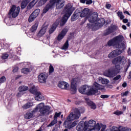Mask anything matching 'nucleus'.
I'll return each mask as SVG.
<instances>
[{"mask_svg":"<svg viewBox=\"0 0 131 131\" xmlns=\"http://www.w3.org/2000/svg\"><path fill=\"white\" fill-rule=\"evenodd\" d=\"M31 94L33 95H36L38 92H37V88H36L35 86H32L29 90Z\"/></svg>","mask_w":131,"mask_h":131,"instance_id":"obj_29","label":"nucleus"},{"mask_svg":"<svg viewBox=\"0 0 131 131\" xmlns=\"http://www.w3.org/2000/svg\"><path fill=\"white\" fill-rule=\"evenodd\" d=\"M24 94H25V93L23 92L22 91H19L16 96L18 97H21L22 96H23V95H24Z\"/></svg>","mask_w":131,"mask_h":131,"instance_id":"obj_50","label":"nucleus"},{"mask_svg":"<svg viewBox=\"0 0 131 131\" xmlns=\"http://www.w3.org/2000/svg\"><path fill=\"white\" fill-rule=\"evenodd\" d=\"M105 8L109 10V9H110V8H111V4L106 3V5H105Z\"/></svg>","mask_w":131,"mask_h":131,"instance_id":"obj_52","label":"nucleus"},{"mask_svg":"<svg viewBox=\"0 0 131 131\" xmlns=\"http://www.w3.org/2000/svg\"><path fill=\"white\" fill-rule=\"evenodd\" d=\"M123 39L124 37L122 35L116 36L113 39L108 41V46L110 47L113 46L117 49H123V50L125 48V44L121 42Z\"/></svg>","mask_w":131,"mask_h":131,"instance_id":"obj_7","label":"nucleus"},{"mask_svg":"<svg viewBox=\"0 0 131 131\" xmlns=\"http://www.w3.org/2000/svg\"><path fill=\"white\" fill-rule=\"evenodd\" d=\"M123 13L124 14H127V15H128V16H130V14L127 11H124Z\"/></svg>","mask_w":131,"mask_h":131,"instance_id":"obj_56","label":"nucleus"},{"mask_svg":"<svg viewBox=\"0 0 131 131\" xmlns=\"http://www.w3.org/2000/svg\"><path fill=\"white\" fill-rule=\"evenodd\" d=\"M20 13V7L12 5L8 13L9 18H16Z\"/></svg>","mask_w":131,"mask_h":131,"instance_id":"obj_9","label":"nucleus"},{"mask_svg":"<svg viewBox=\"0 0 131 131\" xmlns=\"http://www.w3.org/2000/svg\"><path fill=\"white\" fill-rule=\"evenodd\" d=\"M80 117V115L77 114L74 115L73 112L70 113V115L67 117V119L64 122V125L65 127L67 128H72L77 124V122L74 121L72 123L73 120L75 119H78Z\"/></svg>","mask_w":131,"mask_h":131,"instance_id":"obj_6","label":"nucleus"},{"mask_svg":"<svg viewBox=\"0 0 131 131\" xmlns=\"http://www.w3.org/2000/svg\"><path fill=\"white\" fill-rule=\"evenodd\" d=\"M84 111H85V108L84 107H81L78 108H75L73 113L74 115L79 114L80 117V113H84Z\"/></svg>","mask_w":131,"mask_h":131,"instance_id":"obj_20","label":"nucleus"},{"mask_svg":"<svg viewBox=\"0 0 131 131\" xmlns=\"http://www.w3.org/2000/svg\"><path fill=\"white\" fill-rule=\"evenodd\" d=\"M18 70H19V68H18V67H15L14 69H13V72H17V71H18Z\"/></svg>","mask_w":131,"mask_h":131,"instance_id":"obj_53","label":"nucleus"},{"mask_svg":"<svg viewBox=\"0 0 131 131\" xmlns=\"http://www.w3.org/2000/svg\"><path fill=\"white\" fill-rule=\"evenodd\" d=\"M38 111L42 116H46L51 114L53 111H51V106L45 105V103L41 102L36 106V107L31 112L27 113L25 115V118L30 119L33 115Z\"/></svg>","mask_w":131,"mask_h":131,"instance_id":"obj_1","label":"nucleus"},{"mask_svg":"<svg viewBox=\"0 0 131 131\" xmlns=\"http://www.w3.org/2000/svg\"><path fill=\"white\" fill-rule=\"evenodd\" d=\"M126 85H127V84H126V82H124L122 84L123 88H126Z\"/></svg>","mask_w":131,"mask_h":131,"instance_id":"obj_61","label":"nucleus"},{"mask_svg":"<svg viewBox=\"0 0 131 131\" xmlns=\"http://www.w3.org/2000/svg\"><path fill=\"white\" fill-rule=\"evenodd\" d=\"M116 26L113 25L110 27L108 29L105 31L104 32V35H108V34H110V33H112V32H113V29L115 28Z\"/></svg>","mask_w":131,"mask_h":131,"instance_id":"obj_23","label":"nucleus"},{"mask_svg":"<svg viewBox=\"0 0 131 131\" xmlns=\"http://www.w3.org/2000/svg\"><path fill=\"white\" fill-rule=\"evenodd\" d=\"M88 20L90 23L87 24L88 28H99L102 27L105 24L104 18L98 19V13L94 12L90 17H88Z\"/></svg>","mask_w":131,"mask_h":131,"instance_id":"obj_3","label":"nucleus"},{"mask_svg":"<svg viewBox=\"0 0 131 131\" xmlns=\"http://www.w3.org/2000/svg\"><path fill=\"white\" fill-rule=\"evenodd\" d=\"M92 128L95 130H100L101 129V126L100 125V124L97 123Z\"/></svg>","mask_w":131,"mask_h":131,"instance_id":"obj_39","label":"nucleus"},{"mask_svg":"<svg viewBox=\"0 0 131 131\" xmlns=\"http://www.w3.org/2000/svg\"><path fill=\"white\" fill-rule=\"evenodd\" d=\"M38 27V23H36L34 25L32 26L30 29L31 33L32 34H34V32L36 31V29H37V27Z\"/></svg>","mask_w":131,"mask_h":131,"instance_id":"obj_24","label":"nucleus"},{"mask_svg":"<svg viewBox=\"0 0 131 131\" xmlns=\"http://www.w3.org/2000/svg\"><path fill=\"white\" fill-rule=\"evenodd\" d=\"M14 59L15 60H20V59L19 58V57L16 55H13L12 56V58H14Z\"/></svg>","mask_w":131,"mask_h":131,"instance_id":"obj_54","label":"nucleus"},{"mask_svg":"<svg viewBox=\"0 0 131 131\" xmlns=\"http://www.w3.org/2000/svg\"><path fill=\"white\" fill-rule=\"evenodd\" d=\"M38 1V0H33L29 4V5L27 7V9H31V8L34 7V5L36 4V3H37Z\"/></svg>","mask_w":131,"mask_h":131,"instance_id":"obj_32","label":"nucleus"},{"mask_svg":"<svg viewBox=\"0 0 131 131\" xmlns=\"http://www.w3.org/2000/svg\"><path fill=\"white\" fill-rule=\"evenodd\" d=\"M39 12H40V10L38 9H36L29 16L28 21L29 23H31V22H33L34 20H35V18L37 16H38V14H39Z\"/></svg>","mask_w":131,"mask_h":131,"instance_id":"obj_13","label":"nucleus"},{"mask_svg":"<svg viewBox=\"0 0 131 131\" xmlns=\"http://www.w3.org/2000/svg\"><path fill=\"white\" fill-rule=\"evenodd\" d=\"M82 4H86V5H92L93 4V0H80Z\"/></svg>","mask_w":131,"mask_h":131,"instance_id":"obj_36","label":"nucleus"},{"mask_svg":"<svg viewBox=\"0 0 131 131\" xmlns=\"http://www.w3.org/2000/svg\"><path fill=\"white\" fill-rule=\"evenodd\" d=\"M54 72V67L52 64H50L49 67V73H53Z\"/></svg>","mask_w":131,"mask_h":131,"instance_id":"obj_48","label":"nucleus"},{"mask_svg":"<svg viewBox=\"0 0 131 131\" xmlns=\"http://www.w3.org/2000/svg\"><path fill=\"white\" fill-rule=\"evenodd\" d=\"M75 10V8L73 7V5L71 3H69L66 6L63 11L64 15L61 20L60 26H64V25H65L66 22H67V20H68V18L72 15V13Z\"/></svg>","mask_w":131,"mask_h":131,"instance_id":"obj_4","label":"nucleus"},{"mask_svg":"<svg viewBox=\"0 0 131 131\" xmlns=\"http://www.w3.org/2000/svg\"><path fill=\"white\" fill-rule=\"evenodd\" d=\"M32 106H33V102H28L23 106V108L24 109H28L29 108H30V107H32Z\"/></svg>","mask_w":131,"mask_h":131,"instance_id":"obj_30","label":"nucleus"},{"mask_svg":"<svg viewBox=\"0 0 131 131\" xmlns=\"http://www.w3.org/2000/svg\"><path fill=\"white\" fill-rule=\"evenodd\" d=\"M126 101H127L126 100V99L124 98V99H122V102H123L124 103H125V102H126Z\"/></svg>","mask_w":131,"mask_h":131,"instance_id":"obj_63","label":"nucleus"},{"mask_svg":"<svg viewBox=\"0 0 131 131\" xmlns=\"http://www.w3.org/2000/svg\"><path fill=\"white\" fill-rule=\"evenodd\" d=\"M53 120L47 126L48 127H50V126H53L55 125L57 122H58V119L55 118H53Z\"/></svg>","mask_w":131,"mask_h":131,"instance_id":"obj_33","label":"nucleus"},{"mask_svg":"<svg viewBox=\"0 0 131 131\" xmlns=\"http://www.w3.org/2000/svg\"><path fill=\"white\" fill-rule=\"evenodd\" d=\"M123 113V112L120 111H116L114 112V114L116 115H121Z\"/></svg>","mask_w":131,"mask_h":131,"instance_id":"obj_46","label":"nucleus"},{"mask_svg":"<svg viewBox=\"0 0 131 131\" xmlns=\"http://www.w3.org/2000/svg\"><path fill=\"white\" fill-rule=\"evenodd\" d=\"M9 58V54L8 53H3L2 56V58L3 60H6V59H8Z\"/></svg>","mask_w":131,"mask_h":131,"instance_id":"obj_41","label":"nucleus"},{"mask_svg":"<svg viewBox=\"0 0 131 131\" xmlns=\"http://www.w3.org/2000/svg\"><path fill=\"white\" fill-rule=\"evenodd\" d=\"M6 80V77L5 76L2 77L1 78H0V83H4V82H5Z\"/></svg>","mask_w":131,"mask_h":131,"instance_id":"obj_47","label":"nucleus"},{"mask_svg":"<svg viewBox=\"0 0 131 131\" xmlns=\"http://www.w3.org/2000/svg\"><path fill=\"white\" fill-rule=\"evenodd\" d=\"M47 29H48V26H46L43 27L37 34L38 37H41V36H43L45 33H46Z\"/></svg>","mask_w":131,"mask_h":131,"instance_id":"obj_22","label":"nucleus"},{"mask_svg":"<svg viewBox=\"0 0 131 131\" xmlns=\"http://www.w3.org/2000/svg\"><path fill=\"white\" fill-rule=\"evenodd\" d=\"M118 17H119L120 19V20H123L124 19V15H123V14L122 13V12L118 11L117 13Z\"/></svg>","mask_w":131,"mask_h":131,"instance_id":"obj_37","label":"nucleus"},{"mask_svg":"<svg viewBox=\"0 0 131 131\" xmlns=\"http://www.w3.org/2000/svg\"><path fill=\"white\" fill-rule=\"evenodd\" d=\"M85 21H86V18H84V20H83L81 24L80 25H83V24H84V23H85Z\"/></svg>","mask_w":131,"mask_h":131,"instance_id":"obj_55","label":"nucleus"},{"mask_svg":"<svg viewBox=\"0 0 131 131\" xmlns=\"http://www.w3.org/2000/svg\"><path fill=\"white\" fill-rule=\"evenodd\" d=\"M130 61H128V65L127 66V67H128V68H129V67L130 66Z\"/></svg>","mask_w":131,"mask_h":131,"instance_id":"obj_62","label":"nucleus"},{"mask_svg":"<svg viewBox=\"0 0 131 131\" xmlns=\"http://www.w3.org/2000/svg\"><path fill=\"white\" fill-rule=\"evenodd\" d=\"M116 74H117V73L112 69H110L104 73V75L107 76V77H114Z\"/></svg>","mask_w":131,"mask_h":131,"instance_id":"obj_15","label":"nucleus"},{"mask_svg":"<svg viewBox=\"0 0 131 131\" xmlns=\"http://www.w3.org/2000/svg\"><path fill=\"white\" fill-rule=\"evenodd\" d=\"M100 98H101V99H107V98H109V96L107 95H101Z\"/></svg>","mask_w":131,"mask_h":131,"instance_id":"obj_51","label":"nucleus"},{"mask_svg":"<svg viewBox=\"0 0 131 131\" xmlns=\"http://www.w3.org/2000/svg\"><path fill=\"white\" fill-rule=\"evenodd\" d=\"M31 68H24L21 69V73L24 74H28L29 72H31Z\"/></svg>","mask_w":131,"mask_h":131,"instance_id":"obj_27","label":"nucleus"},{"mask_svg":"<svg viewBox=\"0 0 131 131\" xmlns=\"http://www.w3.org/2000/svg\"><path fill=\"white\" fill-rule=\"evenodd\" d=\"M90 16H92V14H90V9L89 8H84L81 11L80 17H86V18L89 20Z\"/></svg>","mask_w":131,"mask_h":131,"instance_id":"obj_17","label":"nucleus"},{"mask_svg":"<svg viewBox=\"0 0 131 131\" xmlns=\"http://www.w3.org/2000/svg\"><path fill=\"white\" fill-rule=\"evenodd\" d=\"M68 32V29L67 28H64L59 33L57 37V40L58 41L62 40L64 38V36L66 35V34Z\"/></svg>","mask_w":131,"mask_h":131,"instance_id":"obj_16","label":"nucleus"},{"mask_svg":"<svg viewBox=\"0 0 131 131\" xmlns=\"http://www.w3.org/2000/svg\"><path fill=\"white\" fill-rule=\"evenodd\" d=\"M21 64L23 66V67H29V66H30V62H24L21 63Z\"/></svg>","mask_w":131,"mask_h":131,"instance_id":"obj_42","label":"nucleus"},{"mask_svg":"<svg viewBox=\"0 0 131 131\" xmlns=\"http://www.w3.org/2000/svg\"><path fill=\"white\" fill-rule=\"evenodd\" d=\"M60 23V19H57L56 22L53 24L51 28L49 29V32L50 34H52L55 30H56V28H57V27L58 25H59V24Z\"/></svg>","mask_w":131,"mask_h":131,"instance_id":"obj_19","label":"nucleus"},{"mask_svg":"<svg viewBox=\"0 0 131 131\" xmlns=\"http://www.w3.org/2000/svg\"><path fill=\"white\" fill-rule=\"evenodd\" d=\"M127 53L129 56H130L131 55V51H130V48H129L127 50Z\"/></svg>","mask_w":131,"mask_h":131,"instance_id":"obj_58","label":"nucleus"},{"mask_svg":"<svg viewBox=\"0 0 131 131\" xmlns=\"http://www.w3.org/2000/svg\"><path fill=\"white\" fill-rule=\"evenodd\" d=\"M126 26H127L128 27H129V26H130V23H128L126 24Z\"/></svg>","mask_w":131,"mask_h":131,"instance_id":"obj_64","label":"nucleus"},{"mask_svg":"<svg viewBox=\"0 0 131 131\" xmlns=\"http://www.w3.org/2000/svg\"><path fill=\"white\" fill-rule=\"evenodd\" d=\"M31 0H24V1L21 4V9H25L29 3H30Z\"/></svg>","mask_w":131,"mask_h":131,"instance_id":"obj_26","label":"nucleus"},{"mask_svg":"<svg viewBox=\"0 0 131 131\" xmlns=\"http://www.w3.org/2000/svg\"><path fill=\"white\" fill-rule=\"evenodd\" d=\"M122 28L124 29V30H126V26L125 25H122Z\"/></svg>","mask_w":131,"mask_h":131,"instance_id":"obj_60","label":"nucleus"},{"mask_svg":"<svg viewBox=\"0 0 131 131\" xmlns=\"http://www.w3.org/2000/svg\"><path fill=\"white\" fill-rule=\"evenodd\" d=\"M87 104H88V105H89V106H90V107L92 109L95 110V109H96V108H97L96 104L95 103H94V102H93V101H92L91 100H88L87 101Z\"/></svg>","mask_w":131,"mask_h":131,"instance_id":"obj_31","label":"nucleus"},{"mask_svg":"<svg viewBox=\"0 0 131 131\" xmlns=\"http://www.w3.org/2000/svg\"><path fill=\"white\" fill-rule=\"evenodd\" d=\"M121 78V75H118L117 76L114 78L113 80H114V81H117V80H119V79Z\"/></svg>","mask_w":131,"mask_h":131,"instance_id":"obj_44","label":"nucleus"},{"mask_svg":"<svg viewBox=\"0 0 131 131\" xmlns=\"http://www.w3.org/2000/svg\"><path fill=\"white\" fill-rule=\"evenodd\" d=\"M76 80H77V78L73 79L71 81V89L69 88V84L65 81H59L58 84V86L60 88V89H62V90H66V91H69V90H70L71 92H72V94H75L77 91L76 84L77 82Z\"/></svg>","mask_w":131,"mask_h":131,"instance_id":"obj_5","label":"nucleus"},{"mask_svg":"<svg viewBox=\"0 0 131 131\" xmlns=\"http://www.w3.org/2000/svg\"><path fill=\"white\" fill-rule=\"evenodd\" d=\"M112 63L114 65H116V64L124 65L126 63V58L123 56H118L112 60Z\"/></svg>","mask_w":131,"mask_h":131,"instance_id":"obj_10","label":"nucleus"},{"mask_svg":"<svg viewBox=\"0 0 131 131\" xmlns=\"http://www.w3.org/2000/svg\"><path fill=\"white\" fill-rule=\"evenodd\" d=\"M78 18V14L77 13H74L73 15L71 17L72 21H76V20Z\"/></svg>","mask_w":131,"mask_h":131,"instance_id":"obj_38","label":"nucleus"},{"mask_svg":"<svg viewBox=\"0 0 131 131\" xmlns=\"http://www.w3.org/2000/svg\"><path fill=\"white\" fill-rule=\"evenodd\" d=\"M35 95L36 96L35 97V99L36 101H41L45 100V97H43V96H42V95L41 94V93H40V92H37V94Z\"/></svg>","mask_w":131,"mask_h":131,"instance_id":"obj_21","label":"nucleus"},{"mask_svg":"<svg viewBox=\"0 0 131 131\" xmlns=\"http://www.w3.org/2000/svg\"><path fill=\"white\" fill-rule=\"evenodd\" d=\"M48 2V0H40L38 2V5L40 7L43 6Z\"/></svg>","mask_w":131,"mask_h":131,"instance_id":"obj_40","label":"nucleus"},{"mask_svg":"<svg viewBox=\"0 0 131 131\" xmlns=\"http://www.w3.org/2000/svg\"><path fill=\"white\" fill-rule=\"evenodd\" d=\"M61 113H62L61 112H59V113L56 112L55 113L54 116V118H56V119H57L58 117H60V116L61 115Z\"/></svg>","mask_w":131,"mask_h":131,"instance_id":"obj_43","label":"nucleus"},{"mask_svg":"<svg viewBox=\"0 0 131 131\" xmlns=\"http://www.w3.org/2000/svg\"><path fill=\"white\" fill-rule=\"evenodd\" d=\"M21 77H22V75H18L16 76V77L15 78V79H19V78H21Z\"/></svg>","mask_w":131,"mask_h":131,"instance_id":"obj_59","label":"nucleus"},{"mask_svg":"<svg viewBox=\"0 0 131 131\" xmlns=\"http://www.w3.org/2000/svg\"><path fill=\"white\" fill-rule=\"evenodd\" d=\"M47 79L48 74L47 73H41L38 76V80L41 83H46Z\"/></svg>","mask_w":131,"mask_h":131,"instance_id":"obj_14","label":"nucleus"},{"mask_svg":"<svg viewBox=\"0 0 131 131\" xmlns=\"http://www.w3.org/2000/svg\"><path fill=\"white\" fill-rule=\"evenodd\" d=\"M128 94H129V92L125 91V92L121 93V96L122 97H124V96L126 97L127 96V95H128Z\"/></svg>","mask_w":131,"mask_h":131,"instance_id":"obj_49","label":"nucleus"},{"mask_svg":"<svg viewBox=\"0 0 131 131\" xmlns=\"http://www.w3.org/2000/svg\"><path fill=\"white\" fill-rule=\"evenodd\" d=\"M55 4H56V8L62 9L65 5V1L64 0H50V3L43 9V14H46L49 12L50 9H52Z\"/></svg>","mask_w":131,"mask_h":131,"instance_id":"obj_8","label":"nucleus"},{"mask_svg":"<svg viewBox=\"0 0 131 131\" xmlns=\"http://www.w3.org/2000/svg\"><path fill=\"white\" fill-rule=\"evenodd\" d=\"M121 131H131V129L126 127H121Z\"/></svg>","mask_w":131,"mask_h":131,"instance_id":"obj_45","label":"nucleus"},{"mask_svg":"<svg viewBox=\"0 0 131 131\" xmlns=\"http://www.w3.org/2000/svg\"><path fill=\"white\" fill-rule=\"evenodd\" d=\"M69 47V42L68 40H67L64 43V44L63 45V46L62 47L61 50H64L65 51H66V50H67V49H68Z\"/></svg>","mask_w":131,"mask_h":131,"instance_id":"obj_34","label":"nucleus"},{"mask_svg":"<svg viewBox=\"0 0 131 131\" xmlns=\"http://www.w3.org/2000/svg\"><path fill=\"white\" fill-rule=\"evenodd\" d=\"M28 90H29V88L27 86L22 85L18 88V92H23V93H25Z\"/></svg>","mask_w":131,"mask_h":131,"instance_id":"obj_28","label":"nucleus"},{"mask_svg":"<svg viewBox=\"0 0 131 131\" xmlns=\"http://www.w3.org/2000/svg\"><path fill=\"white\" fill-rule=\"evenodd\" d=\"M78 131H88V129L85 126V123L83 122H80L76 127Z\"/></svg>","mask_w":131,"mask_h":131,"instance_id":"obj_18","label":"nucleus"},{"mask_svg":"<svg viewBox=\"0 0 131 131\" xmlns=\"http://www.w3.org/2000/svg\"><path fill=\"white\" fill-rule=\"evenodd\" d=\"M103 89L104 86L97 82H94L92 87L88 85H84L81 86L79 89V92L83 95H85L86 94L88 95H99L100 92L98 90H103Z\"/></svg>","mask_w":131,"mask_h":131,"instance_id":"obj_2","label":"nucleus"},{"mask_svg":"<svg viewBox=\"0 0 131 131\" xmlns=\"http://www.w3.org/2000/svg\"><path fill=\"white\" fill-rule=\"evenodd\" d=\"M122 50L119 49H116L113 51L108 55V57L110 59H113V58H115V57L119 56V55H121V54H122Z\"/></svg>","mask_w":131,"mask_h":131,"instance_id":"obj_12","label":"nucleus"},{"mask_svg":"<svg viewBox=\"0 0 131 131\" xmlns=\"http://www.w3.org/2000/svg\"><path fill=\"white\" fill-rule=\"evenodd\" d=\"M86 128H87V131L93 130V127L96 125L97 122L94 120H90L89 121H86L84 122Z\"/></svg>","mask_w":131,"mask_h":131,"instance_id":"obj_11","label":"nucleus"},{"mask_svg":"<svg viewBox=\"0 0 131 131\" xmlns=\"http://www.w3.org/2000/svg\"><path fill=\"white\" fill-rule=\"evenodd\" d=\"M98 80L100 82H101L102 84H108L109 83L110 81L109 80L105 78H103L102 77H99L98 78Z\"/></svg>","mask_w":131,"mask_h":131,"instance_id":"obj_25","label":"nucleus"},{"mask_svg":"<svg viewBox=\"0 0 131 131\" xmlns=\"http://www.w3.org/2000/svg\"><path fill=\"white\" fill-rule=\"evenodd\" d=\"M121 66H120V64H117L115 66V69L114 70L115 71H116V73L117 74H118L119 72H120V70H121Z\"/></svg>","mask_w":131,"mask_h":131,"instance_id":"obj_35","label":"nucleus"},{"mask_svg":"<svg viewBox=\"0 0 131 131\" xmlns=\"http://www.w3.org/2000/svg\"><path fill=\"white\" fill-rule=\"evenodd\" d=\"M123 23H127L128 22V19L125 18L123 19Z\"/></svg>","mask_w":131,"mask_h":131,"instance_id":"obj_57","label":"nucleus"}]
</instances>
